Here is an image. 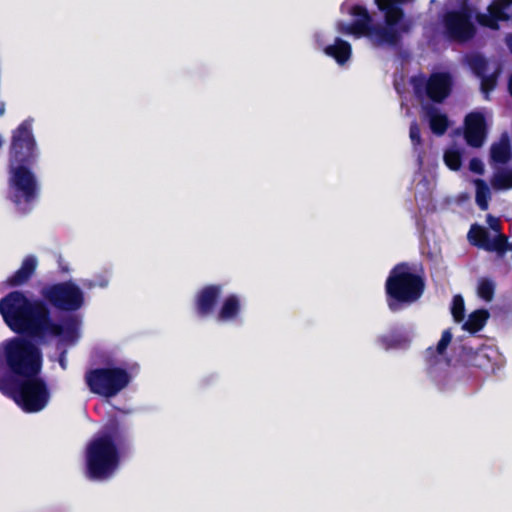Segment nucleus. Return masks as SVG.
Masks as SVG:
<instances>
[{"mask_svg": "<svg viewBox=\"0 0 512 512\" xmlns=\"http://www.w3.org/2000/svg\"><path fill=\"white\" fill-rule=\"evenodd\" d=\"M497 24L512 19V0H499L488 7Z\"/></svg>", "mask_w": 512, "mask_h": 512, "instance_id": "nucleus-23", "label": "nucleus"}, {"mask_svg": "<svg viewBox=\"0 0 512 512\" xmlns=\"http://www.w3.org/2000/svg\"><path fill=\"white\" fill-rule=\"evenodd\" d=\"M469 169L473 173L482 175L484 173V164L479 158H472L469 162Z\"/></svg>", "mask_w": 512, "mask_h": 512, "instance_id": "nucleus-35", "label": "nucleus"}, {"mask_svg": "<svg viewBox=\"0 0 512 512\" xmlns=\"http://www.w3.org/2000/svg\"><path fill=\"white\" fill-rule=\"evenodd\" d=\"M444 162L451 170H459L462 164L460 152L457 150L446 151L444 154Z\"/></svg>", "mask_w": 512, "mask_h": 512, "instance_id": "nucleus-32", "label": "nucleus"}, {"mask_svg": "<svg viewBox=\"0 0 512 512\" xmlns=\"http://www.w3.org/2000/svg\"><path fill=\"white\" fill-rule=\"evenodd\" d=\"M120 455L109 439L95 437L85 450V475L89 480L111 478L120 464Z\"/></svg>", "mask_w": 512, "mask_h": 512, "instance_id": "nucleus-6", "label": "nucleus"}, {"mask_svg": "<svg viewBox=\"0 0 512 512\" xmlns=\"http://www.w3.org/2000/svg\"><path fill=\"white\" fill-rule=\"evenodd\" d=\"M475 186H476V203L478 207L485 211L488 209L489 206V198H490V190L487 185V183L482 179H476L475 180Z\"/></svg>", "mask_w": 512, "mask_h": 512, "instance_id": "nucleus-29", "label": "nucleus"}, {"mask_svg": "<svg viewBox=\"0 0 512 512\" xmlns=\"http://www.w3.org/2000/svg\"><path fill=\"white\" fill-rule=\"evenodd\" d=\"M505 43H506L510 53L512 54V34H508L506 36Z\"/></svg>", "mask_w": 512, "mask_h": 512, "instance_id": "nucleus-36", "label": "nucleus"}, {"mask_svg": "<svg viewBox=\"0 0 512 512\" xmlns=\"http://www.w3.org/2000/svg\"><path fill=\"white\" fill-rule=\"evenodd\" d=\"M451 313L456 322L463 321L465 317L464 299L461 295H455L452 300Z\"/></svg>", "mask_w": 512, "mask_h": 512, "instance_id": "nucleus-31", "label": "nucleus"}, {"mask_svg": "<svg viewBox=\"0 0 512 512\" xmlns=\"http://www.w3.org/2000/svg\"><path fill=\"white\" fill-rule=\"evenodd\" d=\"M460 361L467 367H474L494 373L498 369V352L490 346L482 345L476 349L464 344L459 355Z\"/></svg>", "mask_w": 512, "mask_h": 512, "instance_id": "nucleus-13", "label": "nucleus"}, {"mask_svg": "<svg viewBox=\"0 0 512 512\" xmlns=\"http://www.w3.org/2000/svg\"><path fill=\"white\" fill-rule=\"evenodd\" d=\"M452 337L453 335L450 329L444 330L436 348L434 349L433 347H429L426 350L427 359L432 362L437 355H443L446 352L448 345L451 343Z\"/></svg>", "mask_w": 512, "mask_h": 512, "instance_id": "nucleus-24", "label": "nucleus"}, {"mask_svg": "<svg viewBox=\"0 0 512 512\" xmlns=\"http://www.w3.org/2000/svg\"><path fill=\"white\" fill-rule=\"evenodd\" d=\"M490 157L494 163L506 164L512 157L510 139L507 134H503L498 142L491 145Z\"/></svg>", "mask_w": 512, "mask_h": 512, "instance_id": "nucleus-21", "label": "nucleus"}, {"mask_svg": "<svg viewBox=\"0 0 512 512\" xmlns=\"http://www.w3.org/2000/svg\"><path fill=\"white\" fill-rule=\"evenodd\" d=\"M422 110L429 122L431 131L438 136L445 134L449 127L448 116L441 113L433 104L422 105Z\"/></svg>", "mask_w": 512, "mask_h": 512, "instance_id": "nucleus-19", "label": "nucleus"}, {"mask_svg": "<svg viewBox=\"0 0 512 512\" xmlns=\"http://www.w3.org/2000/svg\"><path fill=\"white\" fill-rule=\"evenodd\" d=\"M60 364L63 368H65V365H64V362L63 361H60Z\"/></svg>", "mask_w": 512, "mask_h": 512, "instance_id": "nucleus-40", "label": "nucleus"}, {"mask_svg": "<svg viewBox=\"0 0 512 512\" xmlns=\"http://www.w3.org/2000/svg\"><path fill=\"white\" fill-rule=\"evenodd\" d=\"M106 285H107V281H104V282H101V283H100V286H101V287H105Z\"/></svg>", "mask_w": 512, "mask_h": 512, "instance_id": "nucleus-39", "label": "nucleus"}, {"mask_svg": "<svg viewBox=\"0 0 512 512\" xmlns=\"http://www.w3.org/2000/svg\"><path fill=\"white\" fill-rule=\"evenodd\" d=\"M507 87H508V92H509L510 96L512 97V73L510 74V76L508 78Z\"/></svg>", "mask_w": 512, "mask_h": 512, "instance_id": "nucleus-37", "label": "nucleus"}, {"mask_svg": "<svg viewBox=\"0 0 512 512\" xmlns=\"http://www.w3.org/2000/svg\"><path fill=\"white\" fill-rule=\"evenodd\" d=\"M424 290V278L415 273L407 262L398 263L390 270L385 281L387 306L390 311L398 312L418 301Z\"/></svg>", "mask_w": 512, "mask_h": 512, "instance_id": "nucleus-3", "label": "nucleus"}, {"mask_svg": "<svg viewBox=\"0 0 512 512\" xmlns=\"http://www.w3.org/2000/svg\"><path fill=\"white\" fill-rule=\"evenodd\" d=\"M37 259L33 255L26 256L18 270L6 280L9 287H18L26 284L34 275L37 268Z\"/></svg>", "mask_w": 512, "mask_h": 512, "instance_id": "nucleus-17", "label": "nucleus"}, {"mask_svg": "<svg viewBox=\"0 0 512 512\" xmlns=\"http://www.w3.org/2000/svg\"><path fill=\"white\" fill-rule=\"evenodd\" d=\"M222 295V285L209 284L201 288L194 299V309L199 318L210 316Z\"/></svg>", "mask_w": 512, "mask_h": 512, "instance_id": "nucleus-14", "label": "nucleus"}, {"mask_svg": "<svg viewBox=\"0 0 512 512\" xmlns=\"http://www.w3.org/2000/svg\"><path fill=\"white\" fill-rule=\"evenodd\" d=\"M98 437L109 439L120 456L130 450L131 441L128 428L117 420L110 421L104 432Z\"/></svg>", "mask_w": 512, "mask_h": 512, "instance_id": "nucleus-16", "label": "nucleus"}, {"mask_svg": "<svg viewBox=\"0 0 512 512\" xmlns=\"http://www.w3.org/2000/svg\"><path fill=\"white\" fill-rule=\"evenodd\" d=\"M474 16L475 8L467 2H463L458 9L446 11L441 18L444 37L460 44L471 41L477 33Z\"/></svg>", "mask_w": 512, "mask_h": 512, "instance_id": "nucleus-10", "label": "nucleus"}, {"mask_svg": "<svg viewBox=\"0 0 512 512\" xmlns=\"http://www.w3.org/2000/svg\"><path fill=\"white\" fill-rule=\"evenodd\" d=\"M406 342L405 336L398 331H391L388 334L378 337V343L386 350L398 348Z\"/></svg>", "mask_w": 512, "mask_h": 512, "instance_id": "nucleus-27", "label": "nucleus"}, {"mask_svg": "<svg viewBox=\"0 0 512 512\" xmlns=\"http://www.w3.org/2000/svg\"><path fill=\"white\" fill-rule=\"evenodd\" d=\"M487 221L489 227L496 234L492 236L485 227L473 224L467 235L469 243L478 249L494 253L495 261L512 264V242L509 241L508 236L502 233L500 220L489 215Z\"/></svg>", "mask_w": 512, "mask_h": 512, "instance_id": "nucleus-7", "label": "nucleus"}, {"mask_svg": "<svg viewBox=\"0 0 512 512\" xmlns=\"http://www.w3.org/2000/svg\"><path fill=\"white\" fill-rule=\"evenodd\" d=\"M464 138L473 148H480L487 136L485 116L481 112H471L465 117Z\"/></svg>", "mask_w": 512, "mask_h": 512, "instance_id": "nucleus-15", "label": "nucleus"}, {"mask_svg": "<svg viewBox=\"0 0 512 512\" xmlns=\"http://www.w3.org/2000/svg\"><path fill=\"white\" fill-rule=\"evenodd\" d=\"M7 389L16 404L28 413L41 411L49 400L47 385L38 376L10 378L7 381Z\"/></svg>", "mask_w": 512, "mask_h": 512, "instance_id": "nucleus-8", "label": "nucleus"}, {"mask_svg": "<svg viewBox=\"0 0 512 512\" xmlns=\"http://www.w3.org/2000/svg\"><path fill=\"white\" fill-rule=\"evenodd\" d=\"M491 185L496 190L512 189V168L496 172L491 179Z\"/></svg>", "mask_w": 512, "mask_h": 512, "instance_id": "nucleus-26", "label": "nucleus"}, {"mask_svg": "<svg viewBox=\"0 0 512 512\" xmlns=\"http://www.w3.org/2000/svg\"><path fill=\"white\" fill-rule=\"evenodd\" d=\"M378 10L383 16V25L376 29L382 39L383 48H397L402 42L404 34L409 33L413 21L404 10L408 0H374Z\"/></svg>", "mask_w": 512, "mask_h": 512, "instance_id": "nucleus-4", "label": "nucleus"}, {"mask_svg": "<svg viewBox=\"0 0 512 512\" xmlns=\"http://www.w3.org/2000/svg\"><path fill=\"white\" fill-rule=\"evenodd\" d=\"M409 137L414 146V148H418L422 146L423 141L421 138V130L419 124L416 121L411 122L409 127Z\"/></svg>", "mask_w": 512, "mask_h": 512, "instance_id": "nucleus-34", "label": "nucleus"}, {"mask_svg": "<svg viewBox=\"0 0 512 512\" xmlns=\"http://www.w3.org/2000/svg\"><path fill=\"white\" fill-rule=\"evenodd\" d=\"M40 298L30 299L24 292H9L0 300V314L16 334L43 340L47 336L74 343L79 337L80 320L68 315L56 322L51 309L75 312L85 302L84 292L72 280L48 283L41 287Z\"/></svg>", "mask_w": 512, "mask_h": 512, "instance_id": "nucleus-1", "label": "nucleus"}, {"mask_svg": "<svg viewBox=\"0 0 512 512\" xmlns=\"http://www.w3.org/2000/svg\"><path fill=\"white\" fill-rule=\"evenodd\" d=\"M488 318L489 313L487 310H475L468 316V319L463 324V329L471 333L479 332L485 326Z\"/></svg>", "mask_w": 512, "mask_h": 512, "instance_id": "nucleus-22", "label": "nucleus"}, {"mask_svg": "<svg viewBox=\"0 0 512 512\" xmlns=\"http://www.w3.org/2000/svg\"><path fill=\"white\" fill-rule=\"evenodd\" d=\"M6 365L13 378L38 376L42 367L40 349L29 339L15 337L4 347Z\"/></svg>", "mask_w": 512, "mask_h": 512, "instance_id": "nucleus-5", "label": "nucleus"}, {"mask_svg": "<svg viewBox=\"0 0 512 512\" xmlns=\"http://www.w3.org/2000/svg\"><path fill=\"white\" fill-rule=\"evenodd\" d=\"M474 19L480 26L490 28L492 30L499 29V24L496 23L492 14L488 11V13H480L475 11Z\"/></svg>", "mask_w": 512, "mask_h": 512, "instance_id": "nucleus-33", "label": "nucleus"}, {"mask_svg": "<svg viewBox=\"0 0 512 512\" xmlns=\"http://www.w3.org/2000/svg\"><path fill=\"white\" fill-rule=\"evenodd\" d=\"M242 310L241 298L237 294L227 295L218 310L216 320L218 322H231L237 320Z\"/></svg>", "mask_w": 512, "mask_h": 512, "instance_id": "nucleus-18", "label": "nucleus"}, {"mask_svg": "<svg viewBox=\"0 0 512 512\" xmlns=\"http://www.w3.org/2000/svg\"><path fill=\"white\" fill-rule=\"evenodd\" d=\"M84 380L91 393L109 399L124 390L132 376L122 367H98L87 370Z\"/></svg>", "mask_w": 512, "mask_h": 512, "instance_id": "nucleus-9", "label": "nucleus"}, {"mask_svg": "<svg viewBox=\"0 0 512 512\" xmlns=\"http://www.w3.org/2000/svg\"><path fill=\"white\" fill-rule=\"evenodd\" d=\"M466 63L477 77L483 76L488 70V60L479 53L467 55Z\"/></svg>", "mask_w": 512, "mask_h": 512, "instance_id": "nucleus-25", "label": "nucleus"}, {"mask_svg": "<svg viewBox=\"0 0 512 512\" xmlns=\"http://www.w3.org/2000/svg\"><path fill=\"white\" fill-rule=\"evenodd\" d=\"M5 113V104L3 102L0 103V117H2Z\"/></svg>", "mask_w": 512, "mask_h": 512, "instance_id": "nucleus-38", "label": "nucleus"}, {"mask_svg": "<svg viewBox=\"0 0 512 512\" xmlns=\"http://www.w3.org/2000/svg\"><path fill=\"white\" fill-rule=\"evenodd\" d=\"M495 288V282L484 277L478 281L477 294L482 300L490 302L494 297Z\"/></svg>", "mask_w": 512, "mask_h": 512, "instance_id": "nucleus-30", "label": "nucleus"}, {"mask_svg": "<svg viewBox=\"0 0 512 512\" xmlns=\"http://www.w3.org/2000/svg\"><path fill=\"white\" fill-rule=\"evenodd\" d=\"M411 84L414 95L419 101L428 99L439 104L450 96L453 79L447 72H433L428 78L425 76L412 77Z\"/></svg>", "mask_w": 512, "mask_h": 512, "instance_id": "nucleus-11", "label": "nucleus"}, {"mask_svg": "<svg viewBox=\"0 0 512 512\" xmlns=\"http://www.w3.org/2000/svg\"><path fill=\"white\" fill-rule=\"evenodd\" d=\"M350 15L355 19L352 23L338 22V32L346 35H353L357 38L366 36L375 48H383L382 39L377 34L379 24L373 23V18L368 9L360 4L353 5L349 10Z\"/></svg>", "mask_w": 512, "mask_h": 512, "instance_id": "nucleus-12", "label": "nucleus"}, {"mask_svg": "<svg viewBox=\"0 0 512 512\" xmlns=\"http://www.w3.org/2000/svg\"><path fill=\"white\" fill-rule=\"evenodd\" d=\"M33 119L27 118L13 130L10 145V186L14 192L11 201L16 205L31 204L38 196V184L30 170L38 150L33 135Z\"/></svg>", "mask_w": 512, "mask_h": 512, "instance_id": "nucleus-2", "label": "nucleus"}, {"mask_svg": "<svg viewBox=\"0 0 512 512\" xmlns=\"http://www.w3.org/2000/svg\"><path fill=\"white\" fill-rule=\"evenodd\" d=\"M500 72V68H497L493 73L479 77L481 80L480 90L486 100L490 99V93L496 88Z\"/></svg>", "mask_w": 512, "mask_h": 512, "instance_id": "nucleus-28", "label": "nucleus"}, {"mask_svg": "<svg viewBox=\"0 0 512 512\" xmlns=\"http://www.w3.org/2000/svg\"><path fill=\"white\" fill-rule=\"evenodd\" d=\"M324 53L333 58L339 65H344L352 55L351 44L341 38H336L332 45L324 48Z\"/></svg>", "mask_w": 512, "mask_h": 512, "instance_id": "nucleus-20", "label": "nucleus"}]
</instances>
